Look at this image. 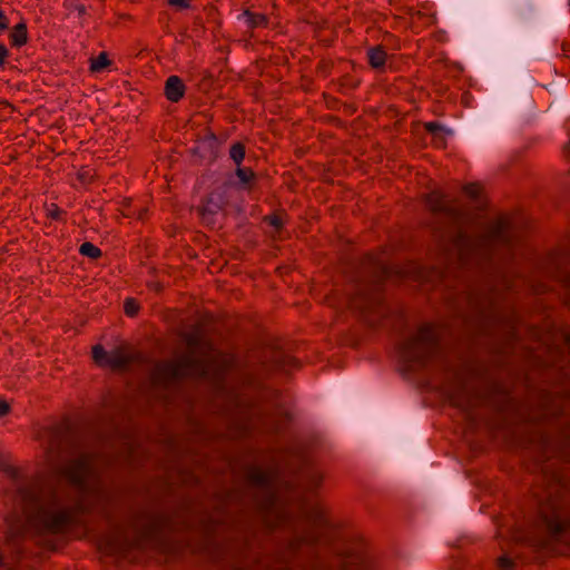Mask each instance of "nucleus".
<instances>
[{
	"mask_svg": "<svg viewBox=\"0 0 570 570\" xmlns=\"http://www.w3.org/2000/svg\"><path fill=\"white\" fill-rule=\"evenodd\" d=\"M533 289L537 294H542V293L550 291V287L544 284H538V285H533Z\"/></svg>",
	"mask_w": 570,
	"mask_h": 570,
	"instance_id": "nucleus-37",
	"label": "nucleus"
},
{
	"mask_svg": "<svg viewBox=\"0 0 570 570\" xmlns=\"http://www.w3.org/2000/svg\"><path fill=\"white\" fill-rule=\"evenodd\" d=\"M185 94V85L177 76H170L165 85V95L173 102L179 101Z\"/></svg>",
	"mask_w": 570,
	"mask_h": 570,
	"instance_id": "nucleus-18",
	"label": "nucleus"
},
{
	"mask_svg": "<svg viewBox=\"0 0 570 570\" xmlns=\"http://www.w3.org/2000/svg\"><path fill=\"white\" fill-rule=\"evenodd\" d=\"M404 273L416 281L425 283H435L443 278V272L436 267L411 265Z\"/></svg>",
	"mask_w": 570,
	"mask_h": 570,
	"instance_id": "nucleus-17",
	"label": "nucleus"
},
{
	"mask_svg": "<svg viewBox=\"0 0 570 570\" xmlns=\"http://www.w3.org/2000/svg\"><path fill=\"white\" fill-rule=\"evenodd\" d=\"M386 52L381 47L372 48L368 51V60L373 68H380L385 63Z\"/></svg>",
	"mask_w": 570,
	"mask_h": 570,
	"instance_id": "nucleus-22",
	"label": "nucleus"
},
{
	"mask_svg": "<svg viewBox=\"0 0 570 570\" xmlns=\"http://www.w3.org/2000/svg\"><path fill=\"white\" fill-rule=\"evenodd\" d=\"M109 352H106L101 345L92 347V358L100 366H107Z\"/></svg>",
	"mask_w": 570,
	"mask_h": 570,
	"instance_id": "nucleus-25",
	"label": "nucleus"
},
{
	"mask_svg": "<svg viewBox=\"0 0 570 570\" xmlns=\"http://www.w3.org/2000/svg\"><path fill=\"white\" fill-rule=\"evenodd\" d=\"M246 478V493H226L216 500L213 513L198 517L196 522L204 530H209L214 523L227 522L228 514L239 505L257 510L271 528L289 525L301 520L314 531L348 530L345 523L333 517L323 503L307 497L322 485L324 473L321 470L316 468L305 470L298 485H293L283 479L276 469L250 466Z\"/></svg>",
	"mask_w": 570,
	"mask_h": 570,
	"instance_id": "nucleus-1",
	"label": "nucleus"
},
{
	"mask_svg": "<svg viewBox=\"0 0 570 570\" xmlns=\"http://www.w3.org/2000/svg\"><path fill=\"white\" fill-rule=\"evenodd\" d=\"M449 397L451 403L469 413L471 419H483V413H473L479 407H484L489 411L495 412L498 409L497 393L494 390L482 389L473 391L466 384L460 382L456 386L449 390Z\"/></svg>",
	"mask_w": 570,
	"mask_h": 570,
	"instance_id": "nucleus-6",
	"label": "nucleus"
},
{
	"mask_svg": "<svg viewBox=\"0 0 570 570\" xmlns=\"http://www.w3.org/2000/svg\"><path fill=\"white\" fill-rule=\"evenodd\" d=\"M51 216H52L53 218H56V217H57V212H53V213L51 214Z\"/></svg>",
	"mask_w": 570,
	"mask_h": 570,
	"instance_id": "nucleus-54",
	"label": "nucleus"
},
{
	"mask_svg": "<svg viewBox=\"0 0 570 570\" xmlns=\"http://www.w3.org/2000/svg\"><path fill=\"white\" fill-rule=\"evenodd\" d=\"M400 356L411 370L439 363L444 356L442 330L432 324L420 326L402 343Z\"/></svg>",
	"mask_w": 570,
	"mask_h": 570,
	"instance_id": "nucleus-5",
	"label": "nucleus"
},
{
	"mask_svg": "<svg viewBox=\"0 0 570 570\" xmlns=\"http://www.w3.org/2000/svg\"><path fill=\"white\" fill-rule=\"evenodd\" d=\"M78 178L82 183L89 181L92 178L91 171L89 169L82 168L78 174Z\"/></svg>",
	"mask_w": 570,
	"mask_h": 570,
	"instance_id": "nucleus-34",
	"label": "nucleus"
},
{
	"mask_svg": "<svg viewBox=\"0 0 570 570\" xmlns=\"http://www.w3.org/2000/svg\"><path fill=\"white\" fill-rule=\"evenodd\" d=\"M110 63L111 61L109 60L107 52H100L98 57L90 58V71L99 72L109 67Z\"/></svg>",
	"mask_w": 570,
	"mask_h": 570,
	"instance_id": "nucleus-23",
	"label": "nucleus"
},
{
	"mask_svg": "<svg viewBox=\"0 0 570 570\" xmlns=\"http://www.w3.org/2000/svg\"><path fill=\"white\" fill-rule=\"evenodd\" d=\"M167 519L150 512H142L135 518L132 527L136 531H141L140 534H148L151 531H161L167 529Z\"/></svg>",
	"mask_w": 570,
	"mask_h": 570,
	"instance_id": "nucleus-14",
	"label": "nucleus"
},
{
	"mask_svg": "<svg viewBox=\"0 0 570 570\" xmlns=\"http://www.w3.org/2000/svg\"><path fill=\"white\" fill-rule=\"evenodd\" d=\"M275 365L279 368H286L296 363V360L289 355H285L283 352L277 351L274 354Z\"/></svg>",
	"mask_w": 570,
	"mask_h": 570,
	"instance_id": "nucleus-24",
	"label": "nucleus"
},
{
	"mask_svg": "<svg viewBox=\"0 0 570 570\" xmlns=\"http://www.w3.org/2000/svg\"><path fill=\"white\" fill-rule=\"evenodd\" d=\"M145 212H146L145 209H144V210H140V213L138 214V218H139V219H142V218H144V214H145Z\"/></svg>",
	"mask_w": 570,
	"mask_h": 570,
	"instance_id": "nucleus-51",
	"label": "nucleus"
},
{
	"mask_svg": "<svg viewBox=\"0 0 570 570\" xmlns=\"http://www.w3.org/2000/svg\"><path fill=\"white\" fill-rule=\"evenodd\" d=\"M124 445H125V448H126V449H125V452H126V453H124L122 455H124L126 459H129V456L131 455V451H132L130 440L126 438V439H125V441H124Z\"/></svg>",
	"mask_w": 570,
	"mask_h": 570,
	"instance_id": "nucleus-35",
	"label": "nucleus"
},
{
	"mask_svg": "<svg viewBox=\"0 0 570 570\" xmlns=\"http://www.w3.org/2000/svg\"><path fill=\"white\" fill-rule=\"evenodd\" d=\"M470 306L472 308L473 317L476 318L480 326H484L495 313V294H475L470 298Z\"/></svg>",
	"mask_w": 570,
	"mask_h": 570,
	"instance_id": "nucleus-11",
	"label": "nucleus"
},
{
	"mask_svg": "<svg viewBox=\"0 0 570 570\" xmlns=\"http://www.w3.org/2000/svg\"><path fill=\"white\" fill-rule=\"evenodd\" d=\"M264 220L267 222L271 226H273L276 229V232H279L284 225L283 214L281 213L266 216Z\"/></svg>",
	"mask_w": 570,
	"mask_h": 570,
	"instance_id": "nucleus-29",
	"label": "nucleus"
},
{
	"mask_svg": "<svg viewBox=\"0 0 570 570\" xmlns=\"http://www.w3.org/2000/svg\"><path fill=\"white\" fill-rule=\"evenodd\" d=\"M500 284H501V291H502L503 288H510V287H511L510 285H508V284L505 283V279H504V277H503V275H502V274H501V281H500Z\"/></svg>",
	"mask_w": 570,
	"mask_h": 570,
	"instance_id": "nucleus-44",
	"label": "nucleus"
},
{
	"mask_svg": "<svg viewBox=\"0 0 570 570\" xmlns=\"http://www.w3.org/2000/svg\"><path fill=\"white\" fill-rule=\"evenodd\" d=\"M8 28V19L7 17L3 14L2 11H0V29L1 30H4Z\"/></svg>",
	"mask_w": 570,
	"mask_h": 570,
	"instance_id": "nucleus-41",
	"label": "nucleus"
},
{
	"mask_svg": "<svg viewBox=\"0 0 570 570\" xmlns=\"http://www.w3.org/2000/svg\"><path fill=\"white\" fill-rule=\"evenodd\" d=\"M450 570H458L456 568H451Z\"/></svg>",
	"mask_w": 570,
	"mask_h": 570,
	"instance_id": "nucleus-55",
	"label": "nucleus"
},
{
	"mask_svg": "<svg viewBox=\"0 0 570 570\" xmlns=\"http://www.w3.org/2000/svg\"><path fill=\"white\" fill-rule=\"evenodd\" d=\"M546 354L547 355L543 357L535 348H530L528 351V357L533 361L534 365L541 367L557 366L560 364L563 356V352L560 346H547Z\"/></svg>",
	"mask_w": 570,
	"mask_h": 570,
	"instance_id": "nucleus-16",
	"label": "nucleus"
},
{
	"mask_svg": "<svg viewBox=\"0 0 570 570\" xmlns=\"http://www.w3.org/2000/svg\"><path fill=\"white\" fill-rule=\"evenodd\" d=\"M229 155H230V158L237 164L239 165L242 163V160L244 159L245 157V147L243 144L240 142H236L234 144L232 147H230V150H229Z\"/></svg>",
	"mask_w": 570,
	"mask_h": 570,
	"instance_id": "nucleus-28",
	"label": "nucleus"
},
{
	"mask_svg": "<svg viewBox=\"0 0 570 570\" xmlns=\"http://www.w3.org/2000/svg\"><path fill=\"white\" fill-rule=\"evenodd\" d=\"M80 254L83 256H88L90 258H99L101 256V250L95 246L92 243L85 242L81 244L79 248Z\"/></svg>",
	"mask_w": 570,
	"mask_h": 570,
	"instance_id": "nucleus-26",
	"label": "nucleus"
},
{
	"mask_svg": "<svg viewBox=\"0 0 570 570\" xmlns=\"http://www.w3.org/2000/svg\"><path fill=\"white\" fill-rule=\"evenodd\" d=\"M124 308L128 316H135L139 311V305L134 298H127L125 301Z\"/></svg>",
	"mask_w": 570,
	"mask_h": 570,
	"instance_id": "nucleus-31",
	"label": "nucleus"
},
{
	"mask_svg": "<svg viewBox=\"0 0 570 570\" xmlns=\"http://www.w3.org/2000/svg\"><path fill=\"white\" fill-rule=\"evenodd\" d=\"M541 413L529 414L527 421H546L554 417L559 426L557 435L552 440L544 439L546 451L553 448L552 452L566 462H570V396L553 395L548 391L539 393Z\"/></svg>",
	"mask_w": 570,
	"mask_h": 570,
	"instance_id": "nucleus-4",
	"label": "nucleus"
},
{
	"mask_svg": "<svg viewBox=\"0 0 570 570\" xmlns=\"http://www.w3.org/2000/svg\"><path fill=\"white\" fill-rule=\"evenodd\" d=\"M547 277L570 286V244L550 252L539 266Z\"/></svg>",
	"mask_w": 570,
	"mask_h": 570,
	"instance_id": "nucleus-7",
	"label": "nucleus"
},
{
	"mask_svg": "<svg viewBox=\"0 0 570 570\" xmlns=\"http://www.w3.org/2000/svg\"><path fill=\"white\" fill-rule=\"evenodd\" d=\"M242 403H243V400L237 396L235 400L236 406H240Z\"/></svg>",
	"mask_w": 570,
	"mask_h": 570,
	"instance_id": "nucleus-49",
	"label": "nucleus"
},
{
	"mask_svg": "<svg viewBox=\"0 0 570 570\" xmlns=\"http://www.w3.org/2000/svg\"><path fill=\"white\" fill-rule=\"evenodd\" d=\"M501 356L509 350L514 352L518 345V335L520 332V323L513 313L510 321H505L501 313ZM503 372V358L501 357V373Z\"/></svg>",
	"mask_w": 570,
	"mask_h": 570,
	"instance_id": "nucleus-12",
	"label": "nucleus"
},
{
	"mask_svg": "<svg viewBox=\"0 0 570 570\" xmlns=\"http://www.w3.org/2000/svg\"><path fill=\"white\" fill-rule=\"evenodd\" d=\"M376 301V296L368 295L360 291V293L351 299L350 306L352 308L365 312L371 309L375 305Z\"/></svg>",
	"mask_w": 570,
	"mask_h": 570,
	"instance_id": "nucleus-19",
	"label": "nucleus"
},
{
	"mask_svg": "<svg viewBox=\"0 0 570 570\" xmlns=\"http://www.w3.org/2000/svg\"><path fill=\"white\" fill-rule=\"evenodd\" d=\"M43 544H45L47 548H49V549H56V547H55V546H52V544H51V543H49V542H46V543H43Z\"/></svg>",
	"mask_w": 570,
	"mask_h": 570,
	"instance_id": "nucleus-50",
	"label": "nucleus"
},
{
	"mask_svg": "<svg viewBox=\"0 0 570 570\" xmlns=\"http://www.w3.org/2000/svg\"><path fill=\"white\" fill-rule=\"evenodd\" d=\"M450 546H452V547H458L459 544H458V542L455 541V542L450 543Z\"/></svg>",
	"mask_w": 570,
	"mask_h": 570,
	"instance_id": "nucleus-52",
	"label": "nucleus"
},
{
	"mask_svg": "<svg viewBox=\"0 0 570 570\" xmlns=\"http://www.w3.org/2000/svg\"><path fill=\"white\" fill-rule=\"evenodd\" d=\"M553 478L557 482H562V475L560 473H556Z\"/></svg>",
	"mask_w": 570,
	"mask_h": 570,
	"instance_id": "nucleus-48",
	"label": "nucleus"
},
{
	"mask_svg": "<svg viewBox=\"0 0 570 570\" xmlns=\"http://www.w3.org/2000/svg\"><path fill=\"white\" fill-rule=\"evenodd\" d=\"M217 209H218V205L213 204V200L209 199L208 203L205 206H203L202 208H199L198 210H199V214L202 215L203 219L206 220L207 223H210L207 215L216 214Z\"/></svg>",
	"mask_w": 570,
	"mask_h": 570,
	"instance_id": "nucleus-30",
	"label": "nucleus"
},
{
	"mask_svg": "<svg viewBox=\"0 0 570 570\" xmlns=\"http://www.w3.org/2000/svg\"><path fill=\"white\" fill-rule=\"evenodd\" d=\"M236 175L240 181L248 183L253 178L254 173L250 168H237Z\"/></svg>",
	"mask_w": 570,
	"mask_h": 570,
	"instance_id": "nucleus-32",
	"label": "nucleus"
},
{
	"mask_svg": "<svg viewBox=\"0 0 570 570\" xmlns=\"http://www.w3.org/2000/svg\"><path fill=\"white\" fill-rule=\"evenodd\" d=\"M464 191L474 200L473 206L478 209L476 213L463 212L458 203L445 199L444 195L438 190L425 196V204L433 214L445 217L454 225L466 227V230L460 232L456 243L459 259L464 265L472 262L481 264L497 250L499 222L485 216L482 209L484 200L481 198L480 185L469 184L464 187Z\"/></svg>",
	"mask_w": 570,
	"mask_h": 570,
	"instance_id": "nucleus-2",
	"label": "nucleus"
},
{
	"mask_svg": "<svg viewBox=\"0 0 570 570\" xmlns=\"http://www.w3.org/2000/svg\"><path fill=\"white\" fill-rule=\"evenodd\" d=\"M137 358V354L128 346H119L109 352L107 366L115 371H124Z\"/></svg>",
	"mask_w": 570,
	"mask_h": 570,
	"instance_id": "nucleus-15",
	"label": "nucleus"
},
{
	"mask_svg": "<svg viewBox=\"0 0 570 570\" xmlns=\"http://www.w3.org/2000/svg\"><path fill=\"white\" fill-rule=\"evenodd\" d=\"M11 42L13 46L21 47L27 43L28 31L24 23H18L11 32Z\"/></svg>",
	"mask_w": 570,
	"mask_h": 570,
	"instance_id": "nucleus-20",
	"label": "nucleus"
},
{
	"mask_svg": "<svg viewBox=\"0 0 570 570\" xmlns=\"http://www.w3.org/2000/svg\"><path fill=\"white\" fill-rule=\"evenodd\" d=\"M206 138H208L210 141H215L216 140L215 135L209 132V131L206 134Z\"/></svg>",
	"mask_w": 570,
	"mask_h": 570,
	"instance_id": "nucleus-47",
	"label": "nucleus"
},
{
	"mask_svg": "<svg viewBox=\"0 0 570 570\" xmlns=\"http://www.w3.org/2000/svg\"><path fill=\"white\" fill-rule=\"evenodd\" d=\"M8 49L3 45H0V66L4 63V60L8 57Z\"/></svg>",
	"mask_w": 570,
	"mask_h": 570,
	"instance_id": "nucleus-36",
	"label": "nucleus"
},
{
	"mask_svg": "<svg viewBox=\"0 0 570 570\" xmlns=\"http://www.w3.org/2000/svg\"><path fill=\"white\" fill-rule=\"evenodd\" d=\"M424 127H425L426 131L431 132L432 135H434V137L436 139H439L440 144H442V145L444 144L445 130L440 124L426 122V124H424Z\"/></svg>",
	"mask_w": 570,
	"mask_h": 570,
	"instance_id": "nucleus-27",
	"label": "nucleus"
},
{
	"mask_svg": "<svg viewBox=\"0 0 570 570\" xmlns=\"http://www.w3.org/2000/svg\"><path fill=\"white\" fill-rule=\"evenodd\" d=\"M501 249L503 246L519 242L525 232L530 228V220L528 216L518 210L512 214L501 213Z\"/></svg>",
	"mask_w": 570,
	"mask_h": 570,
	"instance_id": "nucleus-8",
	"label": "nucleus"
},
{
	"mask_svg": "<svg viewBox=\"0 0 570 570\" xmlns=\"http://www.w3.org/2000/svg\"><path fill=\"white\" fill-rule=\"evenodd\" d=\"M562 343L566 347L570 348V333L569 332H562L561 333Z\"/></svg>",
	"mask_w": 570,
	"mask_h": 570,
	"instance_id": "nucleus-39",
	"label": "nucleus"
},
{
	"mask_svg": "<svg viewBox=\"0 0 570 570\" xmlns=\"http://www.w3.org/2000/svg\"><path fill=\"white\" fill-rule=\"evenodd\" d=\"M529 0H501V16L508 33H519L522 30L521 18Z\"/></svg>",
	"mask_w": 570,
	"mask_h": 570,
	"instance_id": "nucleus-10",
	"label": "nucleus"
},
{
	"mask_svg": "<svg viewBox=\"0 0 570 570\" xmlns=\"http://www.w3.org/2000/svg\"><path fill=\"white\" fill-rule=\"evenodd\" d=\"M186 352L174 361L155 365L151 383L155 387H168L183 377H202L220 386L228 360L218 354L199 331L185 335Z\"/></svg>",
	"mask_w": 570,
	"mask_h": 570,
	"instance_id": "nucleus-3",
	"label": "nucleus"
},
{
	"mask_svg": "<svg viewBox=\"0 0 570 570\" xmlns=\"http://www.w3.org/2000/svg\"><path fill=\"white\" fill-rule=\"evenodd\" d=\"M511 561L504 557H501V563H500V567H501V570H509L511 568Z\"/></svg>",
	"mask_w": 570,
	"mask_h": 570,
	"instance_id": "nucleus-40",
	"label": "nucleus"
},
{
	"mask_svg": "<svg viewBox=\"0 0 570 570\" xmlns=\"http://www.w3.org/2000/svg\"><path fill=\"white\" fill-rule=\"evenodd\" d=\"M156 292H160L161 291V285L159 283H154L150 285Z\"/></svg>",
	"mask_w": 570,
	"mask_h": 570,
	"instance_id": "nucleus-45",
	"label": "nucleus"
},
{
	"mask_svg": "<svg viewBox=\"0 0 570 570\" xmlns=\"http://www.w3.org/2000/svg\"><path fill=\"white\" fill-rule=\"evenodd\" d=\"M10 406L6 401L0 402V416H4L9 413Z\"/></svg>",
	"mask_w": 570,
	"mask_h": 570,
	"instance_id": "nucleus-38",
	"label": "nucleus"
},
{
	"mask_svg": "<svg viewBox=\"0 0 570 570\" xmlns=\"http://www.w3.org/2000/svg\"><path fill=\"white\" fill-rule=\"evenodd\" d=\"M122 215H124V216H126V217H129V216H130V214H129V213H125V212H122Z\"/></svg>",
	"mask_w": 570,
	"mask_h": 570,
	"instance_id": "nucleus-53",
	"label": "nucleus"
},
{
	"mask_svg": "<svg viewBox=\"0 0 570 570\" xmlns=\"http://www.w3.org/2000/svg\"><path fill=\"white\" fill-rule=\"evenodd\" d=\"M244 16L246 17L247 26L252 29L265 27L267 24V17L265 14L254 13L249 10H245Z\"/></svg>",
	"mask_w": 570,
	"mask_h": 570,
	"instance_id": "nucleus-21",
	"label": "nucleus"
},
{
	"mask_svg": "<svg viewBox=\"0 0 570 570\" xmlns=\"http://www.w3.org/2000/svg\"><path fill=\"white\" fill-rule=\"evenodd\" d=\"M539 515L548 534H561L569 529L570 522L563 511L550 502L541 503Z\"/></svg>",
	"mask_w": 570,
	"mask_h": 570,
	"instance_id": "nucleus-9",
	"label": "nucleus"
},
{
	"mask_svg": "<svg viewBox=\"0 0 570 570\" xmlns=\"http://www.w3.org/2000/svg\"><path fill=\"white\" fill-rule=\"evenodd\" d=\"M95 544L99 550L107 554L125 556L129 546L136 542V538L128 537H95Z\"/></svg>",
	"mask_w": 570,
	"mask_h": 570,
	"instance_id": "nucleus-13",
	"label": "nucleus"
},
{
	"mask_svg": "<svg viewBox=\"0 0 570 570\" xmlns=\"http://www.w3.org/2000/svg\"><path fill=\"white\" fill-rule=\"evenodd\" d=\"M168 4L180 9L189 7L188 0H168Z\"/></svg>",
	"mask_w": 570,
	"mask_h": 570,
	"instance_id": "nucleus-33",
	"label": "nucleus"
},
{
	"mask_svg": "<svg viewBox=\"0 0 570 570\" xmlns=\"http://www.w3.org/2000/svg\"><path fill=\"white\" fill-rule=\"evenodd\" d=\"M500 393H501V413H502V412H503V410H504L505 399H507V396H508V392L503 389V386H502V385H501Z\"/></svg>",
	"mask_w": 570,
	"mask_h": 570,
	"instance_id": "nucleus-42",
	"label": "nucleus"
},
{
	"mask_svg": "<svg viewBox=\"0 0 570 570\" xmlns=\"http://www.w3.org/2000/svg\"><path fill=\"white\" fill-rule=\"evenodd\" d=\"M73 8L78 12L79 16H83L86 13V7L81 3L75 4Z\"/></svg>",
	"mask_w": 570,
	"mask_h": 570,
	"instance_id": "nucleus-43",
	"label": "nucleus"
},
{
	"mask_svg": "<svg viewBox=\"0 0 570 570\" xmlns=\"http://www.w3.org/2000/svg\"><path fill=\"white\" fill-rule=\"evenodd\" d=\"M380 268H381V271H382V274H383L385 277H387V276H389V268H387V267H385V266H382V265L380 266Z\"/></svg>",
	"mask_w": 570,
	"mask_h": 570,
	"instance_id": "nucleus-46",
	"label": "nucleus"
}]
</instances>
